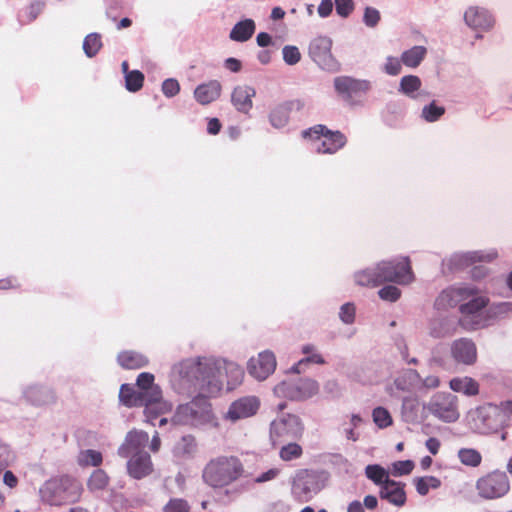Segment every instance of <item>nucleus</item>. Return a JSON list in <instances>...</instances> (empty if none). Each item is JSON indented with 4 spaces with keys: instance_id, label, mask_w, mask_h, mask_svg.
Here are the masks:
<instances>
[{
    "instance_id": "603ef678",
    "label": "nucleus",
    "mask_w": 512,
    "mask_h": 512,
    "mask_svg": "<svg viewBox=\"0 0 512 512\" xmlns=\"http://www.w3.org/2000/svg\"><path fill=\"white\" fill-rule=\"evenodd\" d=\"M283 59L288 65H295L301 59V53L296 46L287 45L283 48Z\"/></svg>"
},
{
    "instance_id": "20e7f679",
    "label": "nucleus",
    "mask_w": 512,
    "mask_h": 512,
    "mask_svg": "<svg viewBox=\"0 0 512 512\" xmlns=\"http://www.w3.org/2000/svg\"><path fill=\"white\" fill-rule=\"evenodd\" d=\"M138 390L147 399V422L155 425L154 420L171 410V404L162 399V391L154 384V375L148 372L140 373L137 377Z\"/></svg>"
},
{
    "instance_id": "dca6fc26",
    "label": "nucleus",
    "mask_w": 512,
    "mask_h": 512,
    "mask_svg": "<svg viewBox=\"0 0 512 512\" xmlns=\"http://www.w3.org/2000/svg\"><path fill=\"white\" fill-rule=\"evenodd\" d=\"M260 405L261 401L257 396H242L229 405L224 417L231 422L247 419L256 415Z\"/></svg>"
},
{
    "instance_id": "7c9ffc66",
    "label": "nucleus",
    "mask_w": 512,
    "mask_h": 512,
    "mask_svg": "<svg viewBox=\"0 0 512 512\" xmlns=\"http://www.w3.org/2000/svg\"><path fill=\"white\" fill-rule=\"evenodd\" d=\"M421 377L414 369L404 370L395 380L394 385L398 390L409 392L418 387Z\"/></svg>"
},
{
    "instance_id": "49530a36",
    "label": "nucleus",
    "mask_w": 512,
    "mask_h": 512,
    "mask_svg": "<svg viewBox=\"0 0 512 512\" xmlns=\"http://www.w3.org/2000/svg\"><path fill=\"white\" fill-rule=\"evenodd\" d=\"M302 454V447L295 442H289L286 445H283L279 451V457L286 462L299 459Z\"/></svg>"
},
{
    "instance_id": "a211bd4d",
    "label": "nucleus",
    "mask_w": 512,
    "mask_h": 512,
    "mask_svg": "<svg viewBox=\"0 0 512 512\" xmlns=\"http://www.w3.org/2000/svg\"><path fill=\"white\" fill-rule=\"evenodd\" d=\"M148 441L149 435L147 432L132 430L126 435L124 443L118 448V455L122 458H127L131 454L144 452L143 449Z\"/></svg>"
},
{
    "instance_id": "c9c22d12",
    "label": "nucleus",
    "mask_w": 512,
    "mask_h": 512,
    "mask_svg": "<svg viewBox=\"0 0 512 512\" xmlns=\"http://www.w3.org/2000/svg\"><path fill=\"white\" fill-rule=\"evenodd\" d=\"M197 450V444L195 438L188 435L182 437L174 446L173 452L176 457L179 458H190Z\"/></svg>"
},
{
    "instance_id": "6e6d98bb",
    "label": "nucleus",
    "mask_w": 512,
    "mask_h": 512,
    "mask_svg": "<svg viewBox=\"0 0 512 512\" xmlns=\"http://www.w3.org/2000/svg\"><path fill=\"white\" fill-rule=\"evenodd\" d=\"M402 61L396 57L389 56L386 59V63L384 65V72L391 76H396L400 74L402 69Z\"/></svg>"
},
{
    "instance_id": "a18cd8bd",
    "label": "nucleus",
    "mask_w": 512,
    "mask_h": 512,
    "mask_svg": "<svg viewBox=\"0 0 512 512\" xmlns=\"http://www.w3.org/2000/svg\"><path fill=\"white\" fill-rule=\"evenodd\" d=\"M102 47L99 34L92 33L87 35L83 41V50L88 57H94Z\"/></svg>"
},
{
    "instance_id": "0eeeda50",
    "label": "nucleus",
    "mask_w": 512,
    "mask_h": 512,
    "mask_svg": "<svg viewBox=\"0 0 512 512\" xmlns=\"http://www.w3.org/2000/svg\"><path fill=\"white\" fill-rule=\"evenodd\" d=\"M382 284L386 282L409 285L415 280L409 257L378 262Z\"/></svg>"
},
{
    "instance_id": "69168bd1",
    "label": "nucleus",
    "mask_w": 512,
    "mask_h": 512,
    "mask_svg": "<svg viewBox=\"0 0 512 512\" xmlns=\"http://www.w3.org/2000/svg\"><path fill=\"white\" fill-rule=\"evenodd\" d=\"M20 287L19 282L14 277H7L0 279V289L1 290H8V289H16Z\"/></svg>"
},
{
    "instance_id": "e433bc0d",
    "label": "nucleus",
    "mask_w": 512,
    "mask_h": 512,
    "mask_svg": "<svg viewBox=\"0 0 512 512\" xmlns=\"http://www.w3.org/2000/svg\"><path fill=\"white\" fill-rule=\"evenodd\" d=\"M419 406V400L416 397H405L401 409L403 419L409 423L418 421Z\"/></svg>"
},
{
    "instance_id": "052dcab7",
    "label": "nucleus",
    "mask_w": 512,
    "mask_h": 512,
    "mask_svg": "<svg viewBox=\"0 0 512 512\" xmlns=\"http://www.w3.org/2000/svg\"><path fill=\"white\" fill-rule=\"evenodd\" d=\"M339 317L341 320H354L355 318V306L353 303H346L342 305Z\"/></svg>"
},
{
    "instance_id": "4468645a",
    "label": "nucleus",
    "mask_w": 512,
    "mask_h": 512,
    "mask_svg": "<svg viewBox=\"0 0 512 512\" xmlns=\"http://www.w3.org/2000/svg\"><path fill=\"white\" fill-rule=\"evenodd\" d=\"M334 87L347 103L354 105L357 103L355 98L364 96L371 89V83L349 76H339L334 79Z\"/></svg>"
},
{
    "instance_id": "864d4df0",
    "label": "nucleus",
    "mask_w": 512,
    "mask_h": 512,
    "mask_svg": "<svg viewBox=\"0 0 512 512\" xmlns=\"http://www.w3.org/2000/svg\"><path fill=\"white\" fill-rule=\"evenodd\" d=\"M381 19L380 12L373 7H366L363 15V22L368 27H375Z\"/></svg>"
},
{
    "instance_id": "c85d7f7f",
    "label": "nucleus",
    "mask_w": 512,
    "mask_h": 512,
    "mask_svg": "<svg viewBox=\"0 0 512 512\" xmlns=\"http://www.w3.org/2000/svg\"><path fill=\"white\" fill-rule=\"evenodd\" d=\"M26 399L33 405L41 406L54 402V393L46 387L33 386L25 391Z\"/></svg>"
},
{
    "instance_id": "ea45409f",
    "label": "nucleus",
    "mask_w": 512,
    "mask_h": 512,
    "mask_svg": "<svg viewBox=\"0 0 512 512\" xmlns=\"http://www.w3.org/2000/svg\"><path fill=\"white\" fill-rule=\"evenodd\" d=\"M457 456L459 461L467 467L476 468L482 462L481 453L473 448H461L459 449Z\"/></svg>"
},
{
    "instance_id": "7ed1b4c3",
    "label": "nucleus",
    "mask_w": 512,
    "mask_h": 512,
    "mask_svg": "<svg viewBox=\"0 0 512 512\" xmlns=\"http://www.w3.org/2000/svg\"><path fill=\"white\" fill-rule=\"evenodd\" d=\"M192 401L179 405L173 418L174 425L200 426L209 423L212 418L211 404L207 400L210 395L197 393Z\"/></svg>"
},
{
    "instance_id": "2f4dec72",
    "label": "nucleus",
    "mask_w": 512,
    "mask_h": 512,
    "mask_svg": "<svg viewBox=\"0 0 512 512\" xmlns=\"http://www.w3.org/2000/svg\"><path fill=\"white\" fill-rule=\"evenodd\" d=\"M355 282L360 286L377 287L382 284L378 263L374 267L361 270L354 275Z\"/></svg>"
},
{
    "instance_id": "2eb2a0df",
    "label": "nucleus",
    "mask_w": 512,
    "mask_h": 512,
    "mask_svg": "<svg viewBox=\"0 0 512 512\" xmlns=\"http://www.w3.org/2000/svg\"><path fill=\"white\" fill-rule=\"evenodd\" d=\"M276 366L275 354L270 350H264L248 360L247 371L254 379L264 381L274 373Z\"/></svg>"
},
{
    "instance_id": "338daca9",
    "label": "nucleus",
    "mask_w": 512,
    "mask_h": 512,
    "mask_svg": "<svg viewBox=\"0 0 512 512\" xmlns=\"http://www.w3.org/2000/svg\"><path fill=\"white\" fill-rule=\"evenodd\" d=\"M425 446L431 454L436 455L439 452L441 443L437 438L430 437L426 440Z\"/></svg>"
},
{
    "instance_id": "b1692460",
    "label": "nucleus",
    "mask_w": 512,
    "mask_h": 512,
    "mask_svg": "<svg viewBox=\"0 0 512 512\" xmlns=\"http://www.w3.org/2000/svg\"><path fill=\"white\" fill-rule=\"evenodd\" d=\"M221 88L219 81L212 80L199 85L194 91V96L200 104L206 105L220 97Z\"/></svg>"
},
{
    "instance_id": "c03bdc74",
    "label": "nucleus",
    "mask_w": 512,
    "mask_h": 512,
    "mask_svg": "<svg viewBox=\"0 0 512 512\" xmlns=\"http://www.w3.org/2000/svg\"><path fill=\"white\" fill-rule=\"evenodd\" d=\"M145 76L140 70H131L125 76V87L129 92H138L142 89Z\"/></svg>"
},
{
    "instance_id": "3c124183",
    "label": "nucleus",
    "mask_w": 512,
    "mask_h": 512,
    "mask_svg": "<svg viewBox=\"0 0 512 512\" xmlns=\"http://www.w3.org/2000/svg\"><path fill=\"white\" fill-rule=\"evenodd\" d=\"M379 297L384 301L395 302L401 296V290L396 286L387 285L378 291Z\"/></svg>"
},
{
    "instance_id": "9d476101",
    "label": "nucleus",
    "mask_w": 512,
    "mask_h": 512,
    "mask_svg": "<svg viewBox=\"0 0 512 512\" xmlns=\"http://www.w3.org/2000/svg\"><path fill=\"white\" fill-rule=\"evenodd\" d=\"M426 408L435 418L445 423L456 422L460 417L458 398L448 392L435 393Z\"/></svg>"
},
{
    "instance_id": "1a4fd4ad",
    "label": "nucleus",
    "mask_w": 512,
    "mask_h": 512,
    "mask_svg": "<svg viewBox=\"0 0 512 512\" xmlns=\"http://www.w3.org/2000/svg\"><path fill=\"white\" fill-rule=\"evenodd\" d=\"M274 394L280 398H286L293 401H304L319 392V384L311 378H301L297 381H282L277 384Z\"/></svg>"
},
{
    "instance_id": "473e14b6",
    "label": "nucleus",
    "mask_w": 512,
    "mask_h": 512,
    "mask_svg": "<svg viewBox=\"0 0 512 512\" xmlns=\"http://www.w3.org/2000/svg\"><path fill=\"white\" fill-rule=\"evenodd\" d=\"M422 86L421 79L416 75L403 76L399 84V92L412 98L418 99L423 93H417Z\"/></svg>"
},
{
    "instance_id": "a878e982",
    "label": "nucleus",
    "mask_w": 512,
    "mask_h": 512,
    "mask_svg": "<svg viewBox=\"0 0 512 512\" xmlns=\"http://www.w3.org/2000/svg\"><path fill=\"white\" fill-rule=\"evenodd\" d=\"M300 101H291L281 104L274 108L270 113V122L276 128H281L288 123L290 112L296 108L301 109Z\"/></svg>"
},
{
    "instance_id": "4d7b16f0",
    "label": "nucleus",
    "mask_w": 512,
    "mask_h": 512,
    "mask_svg": "<svg viewBox=\"0 0 512 512\" xmlns=\"http://www.w3.org/2000/svg\"><path fill=\"white\" fill-rule=\"evenodd\" d=\"M414 468V463L411 460L397 461L393 463V475L401 476L409 474Z\"/></svg>"
},
{
    "instance_id": "79ce46f5",
    "label": "nucleus",
    "mask_w": 512,
    "mask_h": 512,
    "mask_svg": "<svg viewBox=\"0 0 512 512\" xmlns=\"http://www.w3.org/2000/svg\"><path fill=\"white\" fill-rule=\"evenodd\" d=\"M414 484L417 492L421 496H425L428 494L430 488H439L441 485V481L435 476H424L415 478Z\"/></svg>"
},
{
    "instance_id": "ddd939ff",
    "label": "nucleus",
    "mask_w": 512,
    "mask_h": 512,
    "mask_svg": "<svg viewBox=\"0 0 512 512\" xmlns=\"http://www.w3.org/2000/svg\"><path fill=\"white\" fill-rule=\"evenodd\" d=\"M476 488L481 497L495 499L507 494L510 489V484L504 472L494 471L478 479Z\"/></svg>"
},
{
    "instance_id": "f3484780",
    "label": "nucleus",
    "mask_w": 512,
    "mask_h": 512,
    "mask_svg": "<svg viewBox=\"0 0 512 512\" xmlns=\"http://www.w3.org/2000/svg\"><path fill=\"white\" fill-rule=\"evenodd\" d=\"M478 292V289L474 286L448 287L436 298L435 307L438 310L454 308L458 304L468 300L471 296L476 295Z\"/></svg>"
},
{
    "instance_id": "58836bf2",
    "label": "nucleus",
    "mask_w": 512,
    "mask_h": 512,
    "mask_svg": "<svg viewBox=\"0 0 512 512\" xmlns=\"http://www.w3.org/2000/svg\"><path fill=\"white\" fill-rule=\"evenodd\" d=\"M109 484V477L102 469H96L87 481V487L91 492H98L106 489Z\"/></svg>"
},
{
    "instance_id": "f8f14e48",
    "label": "nucleus",
    "mask_w": 512,
    "mask_h": 512,
    "mask_svg": "<svg viewBox=\"0 0 512 512\" xmlns=\"http://www.w3.org/2000/svg\"><path fill=\"white\" fill-rule=\"evenodd\" d=\"M332 40L327 36H317L309 44V56L323 70L337 72L340 69L339 62L331 53Z\"/></svg>"
},
{
    "instance_id": "bf43d9fd",
    "label": "nucleus",
    "mask_w": 512,
    "mask_h": 512,
    "mask_svg": "<svg viewBox=\"0 0 512 512\" xmlns=\"http://www.w3.org/2000/svg\"><path fill=\"white\" fill-rule=\"evenodd\" d=\"M433 324L431 328V335L433 337L441 338L452 334L449 326L450 322H433Z\"/></svg>"
},
{
    "instance_id": "4c0bfd02",
    "label": "nucleus",
    "mask_w": 512,
    "mask_h": 512,
    "mask_svg": "<svg viewBox=\"0 0 512 512\" xmlns=\"http://www.w3.org/2000/svg\"><path fill=\"white\" fill-rule=\"evenodd\" d=\"M472 298L470 301L466 303H462L459 306V311L463 315H473L477 312L481 311L483 308H485L488 303L489 299L486 296L480 295L478 296V293L474 296H471Z\"/></svg>"
},
{
    "instance_id": "c756f323",
    "label": "nucleus",
    "mask_w": 512,
    "mask_h": 512,
    "mask_svg": "<svg viewBox=\"0 0 512 512\" xmlns=\"http://www.w3.org/2000/svg\"><path fill=\"white\" fill-rule=\"evenodd\" d=\"M117 361L125 369H140L148 364V358L135 351H123L118 354Z\"/></svg>"
},
{
    "instance_id": "774afa93",
    "label": "nucleus",
    "mask_w": 512,
    "mask_h": 512,
    "mask_svg": "<svg viewBox=\"0 0 512 512\" xmlns=\"http://www.w3.org/2000/svg\"><path fill=\"white\" fill-rule=\"evenodd\" d=\"M221 123L217 118H211L207 124V131L209 134L216 135L221 130Z\"/></svg>"
},
{
    "instance_id": "5fc2aeb1",
    "label": "nucleus",
    "mask_w": 512,
    "mask_h": 512,
    "mask_svg": "<svg viewBox=\"0 0 512 512\" xmlns=\"http://www.w3.org/2000/svg\"><path fill=\"white\" fill-rule=\"evenodd\" d=\"M179 91H180V84L174 78L166 79L162 83V92L168 98L176 96L179 93Z\"/></svg>"
},
{
    "instance_id": "9b49d317",
    "label": "nucleus",
    "mask_w": 512,
    "mask_h": 512,
    "mask_svg": "<svg viewBox=\"0 0 512 512\" xmlns=\"http://www.w3.org/2000/svg\"><path fill=\"white\" fill-rule=\"evenodd\" d=\"M302 137L307 139L323 138L321 144L317 147L318 153L334 154L343 148L347 139L340 131H331L325 125H315L302 132Z\"/></svg>"
},
{
    "instance_id": "5701e85b",
    "label": "nucleus",
    "mask_w": 512,
    "mask_h": 512,
    "mask_svg": "<svg viewBox=\"0 0 512 512\" xmlns=\"http://www.w3.org/2000/svg\"><path fill=\"white\" fill-rule=\"evenodd\" d=\"M466 24L474 29H489L493 25V19L489 12L483 8L470 7L464 14Z\"/></svg>"
},
{
    "instance_id": "f03ea898",
    "label": "nucleus",
    "mask_w": 512,
    "mask_h": 512,
    "mask_svg": "<svg viewBox=\"0 0 512 512\" xmlns=\"http://www.w3.org/2000/svg\"><path fill=\"white\" fill-rule=\"evenodd\" d=\"M243 466L236 457L220 456L210 460L202 473L204 482L213 488H222L236 481Z\"/></svg>"
},
{
    "instance_id": "09e8293b",
    "label": "nucleus",
    "mask_w": 512,
    "mask_h": 512,
    "mask_svg": "<svg viewBox=\"0 0 512 512\" xmlns=\"http://www.w3.org/2000/svg\"><path fill=\"white\" fill-rule=\"evenodd\" d=\"M445 113V108L443 106L436 105L435 101L431 102L429 105L424 106L422 109V117L427 122H435Z\"/></svg>"
},
{
    "instance_id": "13d9d810",
    "label": "nucleus",
    "mask_w": 512,
    "mask_h": 512,
    "mask_svg": "<svg viewBox=\"0 0 512 512\" xmlns=\"http://www.w3.org/2000/svg\"><path fill=\"white\" fill-rule=\"evenodd\" d=\"M336 12L339 16L346 18L354 10L353 0H335Z\"/></svg>"
},
{
    "instance_id": "f704fd0d",
    "label": "nucleus",
    "mask_w": 512,
    "mask_h": 512,
    "mask_svg": "<svg viewBox=\"0 0 512 512\" xmlns=\"http://www.w3.org/2000/svg\"><path fill=\"white\" fill-rule=\"evenodd\" d=\"M427 54V49L424 46H414L401 55L402 63L410 68H416L420 65Z\"/></svg>"
},
{
    "instance_id": "412c9836",
    "label": "nucleus",
    "mask_w": 512,
    "mask_h": 512,
    "mask_svg": "<svg viewBox=\"0 0 512 512\" xmlns=\"http://www.w3.org/2000/svg\"><path fill=\"white\" fill-rule=\"evenodd\" d=\"M256 91L248 85L236 86L231 95L233 106L242 113H248L253 107V98Z\"/></svg>"
},
{
    "instance_id": "8fccbe9b",
    "label": "nucleus",
    "mask_w": 512,
    "mask_h": 512,
    "mask_svg": "<svg viewBox=\"0 0 512 512\" xmlns=\"http://www.w3.org/2000/svg\"><path fill=\"white\" fill-rule=\"evenodd\" d=\"M189 503L182 498H172L163 507V512H189Z\"/></svg>"
},
{
    "instance_id": "393cba45",
    "label": "nucleus",
    "mask_w": 512,
    "mask_h": 512,
    "mask_svg": "<svg viewBox=\"0 0 512 512\" xmlns=\"http://www.w3.org/2000/svg\"><path fill=\"white\" fill-rule=\"evenodd\" d=\"M119 399L120 401L128 406H144V414L147 418V399L145 398V394L141 393L139 390L136 391L133 387L128 384H123L119 391Z\"/></svg>"
},
{
    "instance_id": "680f3d73",
    "label": "nucleus",
    "mask_w": 512,
    "mask_h": 512,
    "mask_svg": "<svg viewBox=\"0 0 512 512\" xmlns=\"http://www.w3.org/2000/svg\"><path fill=\"white\" fill-rule=\"evenodd\" d=\"M421 386L426 389H435L440 385V379L435 375H429L420 380Z\"/></svg>"
},
{
    "instance_id": "37998d69",
    "label": "nucleus",
    "mask_w": 512,
    "mask_h": 512,
    "mask_svg": "<svg viewBox=\"0 0 512 512\" xmlns=\"http://www.w3.org/2000/svg\"><path fill=\"white\" fill-rule=\"evenodd\" d=\"M365 474L368 479L372 480L375 484L380 487L386 484V481H390L388 472L380 465H368L365 468Z\"/></svg>"
},
{
    "instance_id": "72a5a7b5",
    "label": "nucleus",
    "mask_w": 512,
    "mask_h": 512,
    "mask_svg": "<svg viewBox=\"0 0 512 512\" xmlns=\"http://www.w3.org/2000/svg\"><path fill=\"white\" fill-rule=\"evenodd\" d=\"M255 32V23L252 19L238 22L230 32V38L237 42L249 40Z\"/></svg>"
},
{
    "instance_id": "39448f33",
    "label": "nucleus",
    "mask_w": 512,
    "mask_h": 512,
    "mask_svg": "<svg viewBox=\"0 0 512 512\" xmlns=\"http://www.w3.org/2000/svg\"><path fill=\"white\" fill-rule=\"evenodd\" d=\"M325 475L308 469L298 470L293 478L292 493L302 502H307L325 486Z\"/></svg>"
},
{
    "instance_id": "a19ab883",
    "label": "nucleus",
    "mask_w": 512,
    "mask_h": 512,
    "mask_svg": "<svg viewBox=\"0 0 512 512\" xmlns=\"http://www.w3.org/2000/svg\"><path fill=\"white\" fill-rule=\"evenodd\" d=\"M103 461L102 454L93 449L82 450L78 454L77 462L80 466H99Z\"/></svg>"
},
{
    "instance_id": "6e6552de",
    "label": "nucleus",
    "mask_w": 512,
    "mask_h": 512,
    "mask_svg": "<svg viewBox=\"0 0 512 512\" xmlns=\"http://www.w3.org/2000/svg\"><path fill=\"white\" fill-rule=\"evenodd\" d=\"M304 433V424L295 414H283L270 424V439L274 445L289 440H298Z\"/></svg>"
},
{
    "instance_id": "de8ad7c7",
    "label": "nucleus",
    "mask_w": 512,
    "mask_h": 512,
    "mask_svg": "<svg viewBox=\"0 0 512 512\" xmlns=\"http://www.w3.org/2000/svg\"><path fill=\"white\" fill-rule=\"evenodd\" d=\"M373 422L380 429L387 428L392 425L393 420L390 412L384 407H376L372 411Z\"/></svg>"
},
{
    "instance_id": "423d86ee",
    "label": "nucleus",
    "mask_w": 512,
    "mask_h": 512,
    "mask_svg": "<svg viewBox=\"0 0 512 512\" xmlns=\"http://www.w3.org/2000/svg\"><path fill=\"white\" fill-rule=\"evenodd\" d=\"M474 421L482 433L498 432L509 426L503 401L499 405L488 403L477 408Z\"/></svg>"
},
{
    "instance_id": "6ab92c4d",
    "label": "nucleus",
    "mask_w": 512,
    "mask_h": 512,
    "mask_svg": "<svg viewBox=\"0 0 512 512\" xmlns=\"http://www.w3.org/2000/svg\"><path fill=\"white\" fill-rule=\"evenodd\" d=\"M127 471L134 479H142L150 475L153 471L150 455L147 452L131 454V458L127 462Z\"/></svg>"
},
{
    "instance_id": "4be33fe9",
    "label": "nucleus",
    "mask_w": 512,
    "mask_h": 512,
    "mask_svg": "<svg viewBox=\"0 0 512 512\" xmlns=\"http://www.w3.org/2000/svg\"><path fill=\"white\" fill-rule=\"evenodd\" d=\"M380 497L389 503L401 507L406 502V493L404 485L394 480L386 481V484L380 487Z\"/></svg>"
},
{
    "instance_id": "cd10ccee",
    "label": "nucleus",
    "mask_w": 512,
    "mask_h": 512,
    "mask_svg": "<svg viewBox=\"0 0 512 512\" xmlns=\"http://www.w3.org/2000/svg\"><path fill=\"white\" fill-rule=\"evenodd\" d=\"M450 388L457 393H463L466 396H476L479 393V384L471 377H455L449 382Z\"/></svg>"
},
{
    "instance_id": "e2e57ef3",
    "label": "nucleus",
    "mask_w": 512,
    "mask_h": 512,
    "mask_svg": "<svg viewBox=\"0 0 512 512\" xmlns=\"http://www.w3.org/2000/svg\"><path fill=\"white\" fill-rule=\"evenodd\" d=\"M495 258H497V253L496 252H491V253H487V254H484L482 252H475L470 257V259L472 261H474V262L475 261L490 262V261L494 260Z\"/></svg>"
},
{
    "instance_id": "aec40b11",
    "label": "nucleus",
    "mask_w": 512,
    "mask_h": 512,
    "mask_svg": "<svg viewBox=\"0 0 512 512\" xmlns=\"http://www.w3.org/2000/svg\"><path fill=\"white\" fill-rule=\"evenodd\" d=\"M454 360L465 365H472L477 360V349L475 344L468 339L456 340L451 347Z\"/></svg>"
},
{
    "instance_id": "f257e3e1",
    "label": "nucleus",
    "mask_w": 512,
    "mask_h": 512,
    "mask_svg": "<svg viewBox=\"0 0 512 512\" xmlns=\"http://www.w3.org/2000/svg\"><path fill=\"white\" fill-rule=\"evenodd\" d=\"M169 378L172 388L179 394L215 396L224 385L227 390L238 387L243 381L244 370L236 362L223 358L197 357L174 364Z\"/></svg>"
},
{
    "instance_id": "bb28decb",
    "label": "nucleus",
    "mask_w": 512,
    "mask_h": 512,
    "mask_svg": "<svg viewBox=\"0 0 512 512\" xmlns=\"http://www.w3.org/2000/svg\"><path fill=\"white\" fill-rule=\"evenodd\" d=\"M302 353L305 355L304 358L300 359L291 370L294 373H300L303 367L309 364H324L325 360L323 356L318 352L314 345L307 344L302 347Z\"/></svg>"
},
{
    "instance_id": "0e129e2a",
    "label": "nucleus",
    "mask_w": 512,
    "mask_h": 512,
    "mask_svg": "<svg viewBox=\"0 0 512 512\" xmlns=\"http://www.w3.org/2000/svg\"><path fill=\"white\" fill-rule=\"evenodd\" d=\"M333 10V3L331 0H322L318 6V14L321 17H327Z\"/></svg>"
}]
</instances>
